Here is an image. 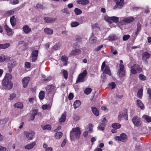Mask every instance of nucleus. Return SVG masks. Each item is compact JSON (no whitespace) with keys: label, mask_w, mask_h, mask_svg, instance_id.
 <instances>
[{"label":"nucleus","mask_w":151,"mask_h":151,"mask_svg":"<svg viewBox=\"0 0 151 151\" xmlns=\"http://www.w3.org/2000/svg\"><path fill=\"white\" fill-rule=\"evenodd\" d=\"M9 76H11L9 74H6L5 77L3 80L2 83L3 87L5 89L9 90L13 87L12 83L8 78V77Z\"/></svg>","instance_id":"nucleus-1"},{"label":"nucleus","mask_w":151,"mask_h":151,"mask_svg":"<svg viewBox=\"0 0 151 151\" xmlns=\"http://www.w3.org/2000/svg\"><path fill=\"white\" fill-rule=\"evenodd\" d=\"M70 137L71 140L78 139L80 135L81 131L79 127L74 128L70 132Z\"/></svg>","instance_id":"nucleus-2"},{"label":"nucleus","mask_w":151,"mask_h":151,"mask_svg":"<svg viewBox=\"0 0 151 151\" xmlns=\"http://www.w3.org/2000/svg\"><path fill=\"white\" fill-rule=\"evenodd\" d=\"M104 19L106 21L110 24L112 23V22L116 23L119 21V18L116 17L105 16Z\"/></svg>","instance_id":"nucleus-3"},{"label":"nucleus","mask_w":151,"mask_h":151,"mask_svg":"<svg viewBox=\"0 0 151 151\" xmlns=\"http://www.w3.org/2000/svg\"><path fill=\"white\" fill-rule=\"evenodd\" d=\"M132 121L134 125L137 127L140 126L142 124L141 119L137 116L134 117L132 119Z\"/></svg>","instance_id":"nucleus-4"},{"label":"nucleus","mask_w":151,"mask_h":151,"mask_svg":"<svg viewBox=\"0 0 151 151\" xmlns=\"http://www.w3.org/2000/svg\"><path fill=\"white\" fill-rule=\"evenodd\" d=\"M87 73L86 70H84L83 72L79 74L76 82V83L82 82L84 81V77L87 75Z\"/></svg>","instance_id":"nucleus-5"},{"label":"nucleus","mask_w":151,"mask_h":151,"mask_svg":"<svg viewBox=\"0 0 151 151\" xmlns=\"http://www.w3.org/2000/svg\"><path fill=\"white\" fill-rule=\"evenodd\" d=\"M124 65L122 63L119 64V69L118 70L117 75L120 78L124 77L125 75V72L124 68Z\"/></svg>","instance_id":"nucleus-6"},{"label":"nucleus","mask_w":151,"mask_h":151,"mask_svg":"<svg viewBox=\"0 0 151 151\" xmlns=\"http://www.w3.org/2000/svg\"><path fill=\"white\" fill-rule=\"evenodd\" d=\"M127 136L125 133H122L120 136H116L114 137V139L116 140L120 141L122 142H124L127 138Z\"/></svg>","instance_id":"nucleus-7"},{"label":"nucleus","mask_w":151,"mask_h":151,"mask_svg":"<svg viewBox=\"0 0 151 151\" xmlns=\"http://www.w3.org/2000/svg\"><path fill=\"white\" fill-rule=\"evenodd\" d=\"M124 0H118L113 9H115L117 8L119 9L122 8L124 5Z\"/></svg>","instance_id":"nucleus-8"},{"label":"nucleus","mask_w":151,"mask_h":151,"mask_svg":"<svg viewBox=\"0 0 151 151\" xmlns=\"http://www.w3.org/2000/svg\"><path fill=\"white\" fill-rule=\"evenodd\" d=\"M39 51L36 50H33L31 53L32 60V62H35L37 59Z\"/></svg>","instance_id":"nucleus-9"},{"label":"nucleus","mask_w":151,"mask_h":151,"mask_svg":"<svg viewBox=\"0 0 151 151\" xmlns=\"http://www.w3.org/2000/svg\"><path fill=\"white\" fill-rule=\"evenodd\" d=\"M24 134L27 138L29 140H32L35 135V133L33 132H29L26 131L24 132Z\"/></svg>","instance_id":"nucleus-10"},{"label":"nucleus","mask_w":151,"mask_h":151,"mask_svg":"<svg viewBox=\"0 0 151 151\" xmlns=\"http://www.w3.org/2000/svg\"><path fill=\"white\" fill-rule=\"evenodd\" d=\"M30 80V78L29 77H24L22 79V82L24 88H25L27 87Z\"/></svg>","instance_id":"nucleus-11"},{"label":"nucleus","mask_w":151,"mask_h":151,"mask_svg":"<svg viewBox=\"0 0 151 151\" xmlns=\"http://www.w3.org/2000/svg\"><path fill=\"white\" fill-rule=\"evenodd\" d=\"M150 56V55L149 53L147 52H145L142 54V59L145 61H146L147 63V60L148 59Z\"/></svg>","instance_id":"nucleus-12"},{"label":"nucleus","mask_w":151,"mask_h":151,"mask_svg":"<svg viewBox=\"0 0 151 151\" xmlns=\"http://www.w3.org/2000/svg\"><path fill=\"white\" fill-rule=\"evenodd\" d=\"M17 64V63L16 62H13V63L12 62H9L8 65V67L9 68V73L12 72V68H13Z\"/></svg>","instance_id":"nucleus-13"},{"label":"nucleus","mask_w":151,"mask_h":151,"mask_svg":"<svg viewBox=\"0 0 151 151\" xmlns=\"http://www.w3.org/2000/svg\"><path fill=\"white\" fill-rule=\"evenodd\" d=\"M43 19L45 20V22L50 23L54 22L56 20V18H53L49 17H45L43 18Z\"/></svg>","instance_id":"nucleus-14"},{"label":"nucleus","mask_w":151,"mask_h":151,"mask_svg":"<svg viewBox=\"0 0 151 151\" xmlns=\"http://www.w3.org/2000/svg\"><path fill=\"white\" fill-rule=\"evenodd\" d=\"M81 51L78 49H75V50H73L70 54V56H72L73 55H78L81 53Z\"/></svg>","instance_id":"nucleus-15"},{"label":"nucleus","mask_w":151,"mask_h":151,"mask_svg":"<svg viewBox=\"0 0 151 151\" xmlns=\"http://www.w3.org/2000/svg\"><path fill=\"white\" fill-rule=\"evenodd\" d=\"M23 31L26 34L29 33L31 30V28L27 25H25L23 26L22 27Z\"/></svg>","instance_id":"nucleus-16"},{"label":"nucleus","mask_w":151,"mask_h":151,"mask_svg":"<svg viewBox=\"0 0 151 151\" xmlns=\"http://www.w3.org/2000/svg\"><path fill=\"white\" fill-rule=\"evenodd\" d=\"M54 89V87L52 85H49L47 86L46 88V92L47 93H50Z\"/></svg>","instance_id":"nucleus-17"},{"label":"nucleus","mask_w":151,"mask_h":151,"mask_svg":"<svg viewBox=\"0 0 151 151\" xmlns=\"http://www.w3.org/2000/svg\"><path fill=\"white\" fill-rule=\"evenodd\" d=\"M44 31L45 33L48 35H51L53 32L52 29L48 28H45L44 29Z\"/></svg>","instance_id":"nucleus-18"},{"label":"nucleus","mask_w":151,"mask_h":151,"mask_svg":"<svg viewBox=\"0 0 151 151\" xmlns=\"http://www.w3.org/2000/svg\"><path fill=\"white\" fill-rule=\"evenodd\" d=\"M134 20V18L132 17H130L124 18L122 20V21L124 22L129 23L133 21Z\"/></svg>","instance_id":"nucleus-19"},{"label":"nucleus","mask_w":151,"mask_h":151,"mask_svg":"<svg viewBox=\"0 0 151 151\" xmlns=\"http://www.w3.org/2000/svg\"><path fill=\"white\" fill-rule=\"evenodd\" d=\"M11 24L12 27H14L16 24V19L14 16L12 17L10 19Z\"/></svg>","instance_id":"nucleus-20"},{"label":"nucleus","mask_w":151,"mask_h":151,"mask_svg":"<svg viewBox=\"0 0 151 151\" xmlns=\"http://www.w3.org/2000/svg\"><path fill=\"white\" fill-rule=\"evenodd\" d=\"M66 112L65 111L62 115L60 118L59 119V121L60 122H64L66 119Z\"/></svg>","instance_id":"nucleus-21"},{"label":"nucleus","mask_w":151,"mask_h":151,"mask_svg":"<svg viewBox=\"0 0 151 151\" xmlns=\"http://www.w3.org/2000/svg\"><path fill=\"white\" fill-rule=\"evenodd\" d=\"M36 144V142L34 141L31 144H28L26 145L25 147V148L27 150H30Z\"/></svg>","instance_id":"nucleus-22"},{"label":"nucleus","mask_w":151,"mask_h":151,"mask_svg":"<svg viewBox=\"0 0 151 151\" xmlns=\"http://www.w3.org/2000/svg\"><path fill=\"white\" fill-rule=\"evenodd\" d=\"M4 27L9 36L11 35L12 34V29L9 28L7 25H6Z\"/></svg>","instance_id":"nucleus-23"},{"label":"nucleus","mask_w":151,"mask_h":151,"mask_svg":"<svg viewBox=\"0 0 151 151\" xmlns=\"http://www.w3.org/2000/svg\"><path fill=\"white\" fill-rule=\"evenodd\" d=\"M137 106L140 107L141 109H143L144 108V106L141 101L139 99L137 100Z\"/></svg>","instance_id":"nucleus-24"},{"label":"nucleus","mask_w":151,"mask_h":151,"mask_svg":"<svg viewBox=\"0 0 151 151\" xmlns=\"http://www.w3.org/2000/svg\"><path fill=\"white\" fill-rule=\"evenodd\" d=\"M77 2L79 4L82 5H86L89 3L88 0H78Z\"/></svg>","instance_id":"nucleus-25"},{"label":"nucleus","mask_w":151,"mask_h":151,"mask_svg":"<svg viewBox=\"0 0 151 151\" xmlns=\"http://www.w3.org/2000/svg\"><path fill=\"white\" fill-rule=\"evenodd\" d=\"M91 110L93 113L96 116H98L99 115V112L98 109L95 107H92Z\"/></svg>","instance_id":"nucleus-26"},{"label":"nucleus","mask_w":151,"mask_h":151,"mask_svg":"<svg viewBox=\"0 0 151 151\" xmlns=\"http://www.w3.org/2000/svg\"><path fill=\"white\" fill-rule=\"evenodd\" d=\"M131 68H133L137 72H140L142 71V69L138 65L134 64V66H131Z\"/></svg>","instance_id":"nucleus-27"},{"label":"nucleus","mask_w":151,"mask_h":151,"mask_svg":"<svg viewBox=\"0 0 151 151\" xmlns=\"http://www.w3.org/2000/svg\"><path fill=\"white\" fill-rule=\"evenodd\" d=\"M81 104V101L78 100L76 101L73 104L74 108L75 109H76Z\"/></svg>","instance_id":"nucleus-28"},{"label":"nucleus","mask_w":151,"mask_h":151,"mask_svg":"<svg viewBox=\"0 0 151 151\" xmlns=\"http://www.w3.org/2000/svg\"><path fill=\"white\" fill-rule=\"evenodd\" d=\"M103 73H106L109 75H111V72L109 67L107 65L105 66V69L104 70H103Z\"/></svg>","instance_id":"nucleus-29"},{"label":"nucleus","mask_w":151,"mask_h":151,"mask_svg":"<svg viewBox=\"0 0 151 151\" xmlns=\"http://www.w3.org/2000/svg\"><path fill=\"white\" fill-rule=\"evenodd\" d=\"M9 60V58L5 56H0V63L3 62L4 61H7Z\"/></svg>","instance_id":"nucleus-30"},{"label":"nucleus","mask_w":151,"mask_h":151,"mask_svg":"<svg viewBox=\"0 0 151 151\" xmlns=\"http://www.w3.org/2000/svg\"><path fill=\"white\" fill-rule=\"evenodd\" d=\"M10 46V44L9 43H6L4 44H0V48L5 49L8 47Z\"/></svg>","instance_id":"nucleus-31"},{"label":"nucleus","mask_w":151,"mask_h":151,"mask_svg":"<svg viewBox=\"0 0 151 151\" xmlns=\"http://www.w3.org/2000/svg\"><path fill=\"white\" fill-rule=\"evenodd\" d=\"M14 107L21 109L23 108V104L20 102H19L16 103L14 105Z\"/></svg>","instance_id":"nucleus-32"},{"label":"nucleus","mask_w":151,"mask_h":151,"mask_svg":"<svg viewBox=\"0 0 151 151\" xmlns=\"http://www.w3.org/2000/svg\"><path fill=\"white\" fill-rule=\"evenodd\" d=\"M121 126V125L119 123H114L112 124V127L115 129L120 128Z\"/></svg>","instance_id":"nucleus-33"},{"label":"nucleus","mask_w":151,"mask_h":151,"mask_svg":"<svg viewBox=\"0 0 151 151\" xmlns=\"http://www.w3.org/2000/svg\"><path fill=\"white\" fill-rule=\"evenodd\" d=\"M63 136V133L61 132H56L55 135V137L56 139L60 138Z\"/></svg>","instance_id":"nucleus-34"},{"label":"nucleus","mask_w":151,"mask_h":151,"mask_svg":"<svg viewBox=\"0 0 151 151\" xmlns=\"http://www.w3.org/2000/svg\"><path fill=\"white\" fill-rule=\"evenodd\" d=\"M142 93L143 89L142 88H140L139 89L137 93V97L141 99L142 96Z\"/></svg>","instance_id":"nucleus-35"},{"label":"nucleus","mask_w":151,"mask_h":151,"mask_svg":"<svg viewBox=\"0 0 151 151\" xmlns=\"http://www.w3.org/2000/svg\"><path fill=\"white\" fill-rule=\"evenodd\" d=\"M39 97L40 100H42L45 97V92L44 91H41L39 94Z\"/></svg>","instance_id":"nucleus-36"},{"label":"nucleus","mask_w":151,"mask_h":151,"mask_svg":"<svg viewBox=\"0 0 151 151\" xmlns=\"http://www.w3.org/2000/svg\"><path fill=\"white\" fill-rule=\"evenodd\" d=\"M75 14L77 15H79L82 13V11L78 8H76L74 10Z\"/></svg>","instance_id":"nucleus-37"},{"label":"nucleus","mask_w":151,"mask_h":151,"mask_svg":"<svg viewBox=\"0 0 151 151\" xmlns=\"http://www.w3.org/2000/svg\"><path fill=\"white\" fill-rule=\"evenodd\" d=\"M116 37L115 35H111L108 37V40L109 41H112L116 40Z\"/></svg>","instance_id":"nucleus-38"},{"label":"nucleus","mask_w":151,"mask_h":151,"mask_svg":"<svg viewBox=\"0 0 151 151\" xmlns=\"http://www.w3.org/2000/svg\"><path fill=\"white\" fill-rule=\"evenodd\" d=\"M122 117H123L124 119L126 120H128L127 111L126 109L125 110V111L124 113H122Z\"/></svg>","instance_id":"nucleus-39"},{"label":"nucleus","mask_w":151,"mask_h":151,"mask_svg":"<svg viewBox=\"0 0 151 151\" xmlns=\"http://www.w3.org/2000/svg\"><path fill=\"white\" fill-rule=\"evenodd\" d=\"M79 24V23L77 22H73L71 23V26L72 27H76Z\"/></svg>","instance_id":"nucleus-40"},{"label":"nucleus","mask_w":151,"mask_h":151,"mask_svg":"<svg viewBox=\"0 0 151 151\" xmlns=\"http://www.w3.org/2000/svg\"><path fill=\"white\" fill-rule=\"evenodd\" d=\"M61 12L63 13H65L67 14H70V12L68 10V8H64L61 10Z\"/></svg>","instance_id":"nucleus-41"},{"label":"nucleus","mask_w":151,"mask_h":151,"mask_svg":"<svg viewBox=\"0 0 151 151\" xmlns=\"http://www.w3.org/2000/svg\"><path fill=\"white\" fill-rule=\"evenodd\" d=\"M81 37L79 36H76V41L78 43H81Z\"/></svg>","instance_id":"nucleus-42"},{"label":"nucleus","mask_w":151,"mask_h":151,"mask_svg":"<svg viewBox=\"0 0 151 151\" xmlns=\"http://www.w3.org/2000/svg\"><path fill=\"white\" fill-rule=\"evenodd\" d=\"M14 12V11L13 10H10L7 11L5 13V15L8 16L13 14Z\"/></svg>","instance_id":"nucleus-43"},{"label":"nucleus","mask_w":151,"mask_h":151,"mask_svg":"<svg viewBox=\"0 0 151 151\" xmlns=\"http://www.w3.org/2000/svg\"><path fill=\"white\" fill-rule=\"evenodd\" d=\"M92 91V89L91 88H87L84 91V93L87 95H88Z\"/></svg>","instance_id":"nucleus-44"},{"label":"nucleus","mask_w":151,"mask_h":151,"mask_svg":"<svg viewBox=\"0 0 151 151\" xmlns=\"http://www.w3.org/2000/svg\"><path fill=\"white\" fill-rule=\"evenodd\" d=\"M143 117L146 120L147 122H151V117L147 115H145Z\"/></svg>","instance_id":"nucleus-45"},{"label":"nucleus","mask_w":151,"mask_h":151,"mask_svg":"<svg viewBox=\"0 0 151 151\" xmlns=\"http://www.w3.org/2000/svg\"><path fill=\"white\" fill-rule=\"evenodd\" d=\"M51 129V127L50 125L48 124L45 126L43 128V129L44 130L47 129L48 130H50Z\"/></svg>","instance_id":"nucleus-46"},{"label":"nucleus","mask_w":151,"mask_h":151,"mask_svg":"<svg viewBox=\"0 0 151 151\" xmlns=\"http://www.w3.org/2000/svg\"><path fill=\"white\" fill-rule=\"evenodd\" d=\"M63 76L64 78L65 79H67L68 78V72L66 70H63Z\"/></svg>","instance_id":"nucleus-47"},{"label":"nucleus","mask_w":151,"mask_h":151,"mask_svg":"<svg viewBox=\"0 0 151 151\" xmlns=\"http://www.w3.org/2000/svg\"><path fill=\"white\" fill-rule=\"evenodd\" d=\"M139 77L140 79L142 81H145L146 79V77L143 75L142 74L139 75Z\"/></svg>","instance_id":"nucleus-48"},{"label":"nucleus","mask_w":151,"mask_h":151,"mask_svg":"<svg viewBox=\"0 0 151 151\" xmlns=\"http://www.w3.org/2000/svg\"><path fill=\"white\" fill-rule=\"evenodd\" d=\"M61 60L62 61L66 62L68 60V58L65 56H63L61 58Z\"/></svg>","instance_id":"nucleus-49"},{"label":"nucleus","mask_w":151,"mask_h":151,"mask_svg":"<svg viewBox=\"0 0 151 151\" xmlns=\"http://www.w3.org/2000/svg\"><path fill=\"white\" fill-rule=\"evenodd\" d=\"M33 112L32 113V116H33L35 117V116L37 114V109H35L32 110Z\"/></svg>","instance_id":"nucleus-50"},{"label":"nucleus","mask_w":151,"mask_h":151,"mask_svg":"<svg viewBox=\"0 0 151 151\" xmlns=\"http://www.w3.org/2000/svg\"><path fill=\"white\" fill-rule=\"evenodd\" d=\"M94 35H92L91 38V39L90 42L91 43H93L94 42H95L96 41V38L94 37H93Z\"/></svg>","instance_id":"nucleus-51"},{"label":"nucleus","mask_w":151,"mask_h":151,"mask_svg":"<svg viewBox=\"0 0 151 151\" xmlns=\"http://www.w3.org/2000/svg\"><path fill=\"white\" fill-rule=\"evenodd\" d=\"M36 7L38 9H44V7L43 6V5L39 3H38L37 4Z\"/></svg>","instance_id":"nucleus-52"},{"label":"nucleus","mask_w":151,"mask_h":151,"mask_svg":"<svg viewBox=\"0 0 151 151\" xmlns=\"http://www.w3.org/2000/svg\"><path fill=\"white\" fill-rule=\"evenodd\" d=\"M88 130L90 132H91L93 131V125L92 124H89L88 125Z\"/></svg>","instance_id":"nucleus-53"},{"label":"nucleus","mask_w":151,"mask_h":151,"mask_svg":"<svg viewBox=\"0 0 151 151\" xmlns=\"http://www.w3.org/2000/svg\"><path fill=\"white\" fill-rule=\"evenodd\" d=\"M130 37V36L129 35H124L123 37V40L124 41L127 40Z\"/></svg>","instance_id":"nucleus-54"},{"label":"nucleus","mask_w":151,"mask_h":151,"mask_svg":"<svg viewBox=\"0 0 151 151\" xmlns=\"http://www.w3.org/2000/svg\"><path fill=\"white\" fill-rule=\"evenodd\" d=\"M141 29V25L140 22H138L137 24V30L140 31Z\"/></svg>","instance_id":"nucleus-55"},{"label":"nucleus","mask_w":151,"mask_h":151,"mask_svg":"<svg viewBox=\"0 0 151 151\" xmlns=\"http://www.w3.org/2000/svg\"><path fill=\"white\" fill-rule=\"evenodd\" d=\"M131 73L133 74H135L137 73L136 70L133 68H131Z\"/></svg>","instance_id":"nucleus-56"},{"label":"nucleus","mask_w":151,"mask_h":151,"mask_svg":"<svg viewBox=\"0 0 151 151\" xmlns=\"http://www.w3.org/2000/svg\"><path fill=\"white\" fill-rule=\"evenodd\" d=\"M103 47V45H101L100 46H97L95 49V51H98L100 50Z\"/></svg>","instance_id":"nucleus-57"},{"label":"nucleus","mask_w":151,"mask_h":151,"mask_svg":"<svg viewBox=\"0 0 151 151\" xmlns=\"http://www.w3.org/2000/svg\"><path fill=\"white\" fill-rule=\"evenodd\" d=\"M16 95L14 93H12L10 95V98L9 99L10 100H12L14 98L16 97Z\"/></svg>","instance_id":"nucleus-58"},{"label":"nucleus","mask_w":151,"mask_h":151,"mask_svg":"<svg viewBox=\"0 0 151 151\" xmlns=\"http://www.w3.org/2000/svg\"><path fill=\"white\" fill-rule=\"evenodd\" d=\"M111 88V89H113L116 86V84L114 82H112L111 84H109Z\"/></svg>","instance_id":"nucleus-59"},{"label":"nucleus","mask_w":151,"mask_h":151,"mask_svg":"<svg viewBox=\"0 0 151 151\" xmlns=\"http://www.w3.org/2000/svg\"><path fill=\"white\" fill-rule=\"evenodd\" d=\"M73 93H70L68 96V98L69 100H71L73 98Z\"/></svg>","instance_id":"nucleus-60"},{"label":"nucleus","mask_w":151,"mask_h":151,"mask_svg":"<svg viewBox=\"0 0 151 151\" xmlns=\"http://www.w3.org/2000/svg\"><path fill=\"white\" fill-rule=\"evenodd\" d=\"M92 29H94L95 28H99L98 24L97 23H96L95 24L92 25Z\"/></svg>","instance_id":"nucleus-61"},{"label":"nucleus","mask_w":151,"mask_h":151,"mask_svg":"<svg viewBox=\"0 0 151 151\" xmlns=\"http://www.w3.org/2000/svg\"><path fill=\"white\" fill-rule=\"evenodd\" d=\"M6 148L0 145V151H6Z\"/></svg>","instance_id":"nucleus-62"},{"label":"nucleus","mask_w":151,"mask_h":151,"mask_svg":"<svg viewBox=\"0 0 151 151\" xmlns=\"http://www.w3.org/2000/svg\"><path fill=\"white\" fill-rule=\"evenodd\" d=\"M66 142L67 140L66 139H64L61 145V147H63L66 144Z\"/></svg>","instance_id":"nucleus-63"},{"label":"nucleus","mask_w":151,"mask_h":151,"mask_svg":"<svg viewBox=\"0 0 151 151\" xmlns=\"http://www.w3.org/2000/svg\"><path fill=\"white\" fill-rule=\"evenodd\" d=\"M25 65L26 67L27 68H29L30 66V63L28 62H26Z\"/></svg>","instance_id":"nucleus-64"}]
</instances>
